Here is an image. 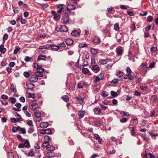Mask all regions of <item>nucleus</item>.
Segmentation results:
<instances>
[{"label":"nucleus","instance_id":"72a5a7b5","mask_svg":"<svg viewBox=\"0 0 158 158\" xmlns=\"http://www.w3.org/2000/svg\"><path fill=\"white\" fill-rule=\"evenodd\" d=\"M116 74H117V75L118 76V77H121L123 75V73L121 72L120 71H119V70H118L117 71V72L116 73Z\"/></svg>","mask_w":158,"mask_h":158},{"label":"nucleus","instance_id":"f8f14e48","mask_svg":"<svg viewBox=\"0 0 158 158\" xmlns=\"http://www.w3.org/2000/svg\"><path fill=\"white\" fill-rule=\"evenodd\" d=\"M71 35L73 36L77 37L80 35V33L78 31L75 30L72 31L71 33Z\"/></svg>","mask_w":158,"mask_h":158},{"label":"nucleus","instance_id":"aec40b11","mask_svg":"<svg viewBox=\"0 0 158 158\" xmlns=\"http://www.w3.org/2000/svg\"><path fill=\"white\" fill-rule=\"evenodd\" d=\"M93 69L94 71H95V72L97 73L99 70V68L98 65H95L93 66Z\"/></svg>","mask_w":158,"mask_h":158},{"label":"nucleus","instance_id":"4be33fe9","mask_svg":"<svg viewBox=\"0 0 158 158\" xmlns=\"http://www.w3.org/2000/svg\"><path fill=\"white\" fill-rule=\"evenodd\" d=\"M90 52L92 54L94 55H96L98 53L97 50L94 48H91Z\"/></svg>","mask_w":158,"mask_h":158},{"label":"nucleus","instance_id":"b1692460","mask_svg":"<svg viewBox=\"0 0 158 158\" xmlns=\"http://www.w3.org/2000/svg\"><path fill=\"white\" fill-rule=\"evenodd\" d=\"M114 29L117 31L119 30V24L118 23H116L114 25Z\"/></svg>","mask_w":158,"mask_h":158},{"label":"nucleus","instance_id":"2eb2a0df","mask_svg":"<svg viewBox=\"0 0 158 158\" xmlns=\"http://www.w3.org/2000/svg\"><path fill=\"white\" fill-rule=\"evenodd\" d=\"M50 45L48 44L45 45L44 46H41L39 47V49H48L50 48Z\"/></svg>","mask_w":158,"mask_h":158},{"label":"nucleus","instance_id":"a878e982","mask_svg":"<svg viewBox=\"0 0 158 158\" xmlns=\"http://www.w3.org/2000/svg\"><path fill=\"white\" fill-rule=\"evenodd\" d=\"M20 127L18 126L17 127H13L12 128V131L14 133H15L19 130Z\"/></svg>","mask_w":158,"mask_h":158},{"label":"nucleus","instance_id":"2f4dec72","mask_svg":"<svg viewBox=\"0 0 158 158\" xmlns=\"http://www.w3.org/2000/svg\"><path fill=\"white\" fill-rule=\"evenodd\" d=\"M61 98L65 102H68L69 100V98L66 95H64Z\"/></svg>","mask_w":158,"mask_h":158},{"label":"nucleus","instance_id":"69168bd1","mask_svg":"<svg viewBox=\"0 0 158 158\" xmlns=\"http://www.w3.org/2000/svg\"><path fill=\"white\" fill-rule=\"evenodd\" d=\"M80 46L81 47H85L87 46V45L84 43H82L80 44Z\"/></svg>","mask_w":158,"mask_h":158},{"label":"nucleus","instance_id":"7c9ffc66","mask_svg":"<svg viewBox=\"0 0 158 158\" xmlns=\"http://www.w3.org/2000/svg\"><path fill=\"white\" fill-rule=\"evenodd\" d=\"M62 12L64 14L66 15L67 16H68V15L70 13V10H68V9H65L63 10H62Z\"/></svg>","mask_w":158,"mask_h":158},{"label":"nucleus","instance_id":"49530a36","mask_svg":"<svg viewBox=\"0 0 158 158\" xmlns=\"http://www.w3.org/2000/svg\"><path fill=\"white\" fill-rule=\"evenodd\" d=\"M157 50L156 47H152L151 48V52H155Z\"/></svg>","mask_w":158,"mask_h":158},{"label":"nucleus","instance_id":"a19ab883","mask_svg":"<svg viewBox=\"0 0 158 158\" xmlns=\"http://www.w3.org/2000/svg\"><path fill=\"white\" fill-rule=\"evenodd\" d=\"M20 48L19 47L16 48L14 50L13 53L14 54H16L17 52L20 50Z\"/></svg>","mask_w":158,"mask_h":158},{"label":"nucleus","instance_id":"412c9836","mask_svg":"<svg viewBox=\"0 0 158 158\" xmlns=\"http://www.w3.org/2000/svg\"><path fill=\"white\" fill-rule=\"evenodd\" d=\"M50 48H51L52 49L57 51L58 50L59 48V47L58 46L56 45H50Z\"/></svg>","mask_w":158,"mask_h":158},{"label":"nucleus","instance_id":"338daca9","mask_svg":"<svg viewBox=\"0 0 158 158\" xmlns=\"http://www.w3.org/2000/svg\"><path fill=\"white\" fill-rule=\"evenodd\" d=\"M112 82L114 83L117 84L118 82V79H114L112 81Z\"/></svg>","mask_w":158,"mask_h":158},{"label":"nucleus","instance_id":"e2e57ef3","mask_svg":"<svg viewBox=\"0 0 158 158\" xmlns=\"http://www.w3.org/2000/svg\"><path fill=\"white\" fill-rule=\"evenodd\" d=\"M10 89L12 92H14L15 90V87L14 85L12 84L10 86Z\"/></svg>","mask_w":158,"mask_h":158},{"label":"nucleus","instance_id":"a18cd8bd","mask_svg":"<svg viewBox=\"0 0 158 158\" xmlns=\"http://www.w3.org/2000/svg\"><path fill=\"white\" fill-rule=\"evenodd\" d=\"M59 48L60 47L64 48L65 47L66 45L64 42H62L58 44Z\"/></svg>","mask_w":158,"mask_h":158},{"label":"nucleus","instance_id":"09e8293b","mask_svg":"<svg viewBox=\"0 0 158 158\" xmlns=\"http://www.w3.org/2000/svg\"><path fill=\"white\" fill-rule=\"evenodd\" d=\"M109 94L108 92H106V91H103L102 93V96L105 97L107 96Z\"/></svg>","mask_w":158,"mask_h":158},{"label":"nucleus","instance_id":"f3484780","mask_svg":"<svg viewBox=\"0 0 158 158\" xmlns=\"http://www.w3.org/2000/svg\"><path fill=\"white\" fill-rule=\"evenodd\" d=\"M10 118V120L13 123H15L17 122H18L20 121V118Z\"/></svg>","mask_w":158,"mask_h":158},{"label":"nucleus","instance_id":"c756f323","mask_svg":"<svg viewBox=\"0 0 158 158\" xmlns=\"http://www.w3.org/2000/svg\"><path fill=\"white\" fill-rule=\"evenodd\" d=\"M107 11L108 12L109 14H112V11H114V8L111 6L110 8H107Z\"/></svg>","mask_w":158,"mask_h":158},{"label":"nucleus","instance_id":"f03ea898","mask_svg":"<svg viewBox=\"0 0 158 158\" xmlns=\"http://www.w3.org/2000/svg\"><path fill=\"white\" fill-rule=\"evenodd\" d=\"M30 108L33 110H35L39 106L38 104L35 101H32L30 103Z\"/></svg>","mask_w":158,"mask_h":158},{"label":"nucleus","instance_id":"7ed1b4c3","mask_svg":"<svg viewBox=\"0 0 158 158\" xmlns=\"http://www.w3.org/2000/svg\"><path fill=\"white\" fill-rule=\"evenodd\" d=\"M129 128L131 135L132 136H134L136 134V132H135V127L133 126V125H130L129 126Z\"/></svg>","mask_w":158,"mask_h":158},{"label":"nucleus","instance_id":"5fc2aeb1","mask_svg":"<svg viewBox=\"0 0 158 158\" xmlns=\"http://www.w3.org/2000/svg\"><path fill=\"white\" fill-rule=\"evenodd\" d=\"M44 69L43 68H38L37 69L36 72H38L42 73L44 71Z\"/></svg>","mask_w":158,"mask_h":158},{"label":"nucleus","instance_id":"f257e3e1","mask_svg":"<svg viewBox=\"0 0 158 158\" xmlns=\"http://www.w3.org/2000/svg\"><path fill=\"white\" fill-rule=\"evenodd\" d=\"M44 139L46 140H47L48 141H44L43 143V146L44 147H46L49 145V141L51 140V139L48 136H45L44 137Z\"/></svg>","mask_w":158,"mask_h":158},{"label":"nucleus","instance_id":"052dcab7","mask_svg":"<svg viewBox=\"0 0 158 158\" xmlns=\"http://www.w3.org/2000/svg\"><path fill=\"white\" fill-rule=\"evenodd\" d=\"M155 64V63L154 62H152V63H151L149 65V68H153Z\"/></svg>","mask_w":158,"mask_h":158},{"label":"nucleus","instance_id":"bb28decb","mask_svg":"<svg viewBox=\"0 0 158 158\" xmlns=\"http://www.w3.org/2000/svg\"><path fill=\"white\" fill-rule=\"evenodd\" d=\"M46 59V57L42 55H39L38 57V60H45Z\"/></svg>","mask_w":158,"mask_h":158},{"label":"nucleus","instance_id":"423d86ee","mask_svg":"<svg viewBox=\"0 0 158 158\" xmlns=\"http://www.w3.org/2000/svg\"><path fill=\"white\" fill-rule=\"evenodd\" d=\"M76 8L75 5L68 4L67 6V8L69 10H75Z\"/></svg>","mask_w":158,"mask_h":158},{"label":"nucleus","instance_id":"1a4fd4ad","mask_svg":"<svg viewBox=\"0 0 158 158\" xmlns=\"http://www.w3.org/2000/svg\"><path fill=\"white\" fill-rule=\"evenodd\" d=\"M48 124L47 122H43L40 124V127L42 128H45L48 126Z\"/></svg>","mask_w":158,"mask_h":158},{"label":"nucleus","instance_id":"a211bd4d","mask_svg":"<svg viewBox=\"0 0 158 158\" xmlns=\"http://www.w3.org/2000/svg\"><path fill=\"white\" fill-rule=\"evenodd\" d=\"M119 93V92L118 90L116 92L114 91H111V94L113 96V98H114L117 96Z\"/></svg>","mask_w":158,"mask_h":158},{"label":"nucleus","instance_id":"20e7f679","mask_svg":"<svg viewBox=\"0 0 158 158\" xmlns=\"http://www.w3.org/2000/svg\"><path fill=\"white\" fill-rule=\"evenodd\" d=\"M29 80L33 82H36L38 80V78L36 75H31L29 77Z\"/></svg>","mask_w":158,"mask_h":158},{"label":"nucleus","instance_id":"6e6d98bb","mask_svg":"<svg viewBox=\"0 0 158 158\" xmlns=\"http://www.w3.org/2000/svg\"><path fill=\"white\" fill-rule=\"evenodd\" d=\"M23 75L25 77H27L30 76V73L27 72H25L23 73Z\"/></svg>","mask_w":158,"mask_h":158},{"label":"nucleus","instance_id":"4468645a","mask_svg":"<svg viewBox=\"0 0 158 158\" xmlns=\"http://www.w3.org/2000/svg\"><path fill=\"white\" fill-rule=\"evenodd\" d=\"M63 22L65 23H67L69 21V18L68 16L65 15L63 17Z\"/></svg>","mask_w":158,"mask_h":158},{"label":"nucleus","instance_id":"13d9d810","mask_svg":"<svg viewBox=\"0 0 158 158\" xmlns=\"http://www.w3.org/2000/svg\"><path fill=\"white\" fill-rule=\"evenodd\" d=\"M127 76L128 77V78L130 80H132L134 79V78L133 77V76L130 74L127 75Z\"/></svg>","mask_w":158,"mask_h":158},{"label":"nucleus","instance_id":"0e129e2a","mask_svg":"<svg viewBox=\"0 0 158 158\" xmlns=\"http://www.w3.org/2000/svg\"><path fill=\"white\" fill-rule=\"evenodd\" d=\"M40 134H46L45 133V129H41L40 130Z\"/></svg>","mask_w":158,"mask_h":158},{"label":"nucleus","instance_id":"58836bf2","mask_svg":"<svg viewBox=\"0 0 158 158\" xmlns=\"http://www.w3.org/2000/svg\"><path fill=\"white\" fill-rule=\"evenodd\" d=\"M24 147L29 148L30 146L29 143L28 141H26L23 143Z\"/></svg>","mask_w":158,"mask_h":158},{"label":"nucleus","instance_id":"6e6552de","mask_svg":"<svg viewBox=\"0 0 158 158\" xmlns=\"http://www.w3.org/2000/svg\"><path fill=\"white\" fill-rule=\"evenodd\" d=\"M64 6L63 4H60L57 6V8L59 9L57 11V12L59 13L62 12V10L64 9L63 6Z\"/></svg>","mask_w":158,"mask_h":158},{"label":"nucleus","instance_id":"c9c22d12","mask_svg":"<svg viewBox=\"0 0 158 158\" xmlns=\"http://www.w3.org/2000/svg\"><path fill=\"white\" fill-rule=\"evenodd\" d=\"M34 114L35 117L39 118L41 116V114L40 112H35Z\"/></svg>","mask_w":158,"mask_h":158},{"label":"nucleus","instance_id":"39448f33","mask_svg":"<svg viewBox=\"0 0 158 158\" xmlns=\"http://www.w3.org/2000/svg\"><path fill=\"white\" fill-rule=\"evenodd\" d=\"M123 48L120 47L117 48L116 50V52L118 56L121 55L123 53Z\"/></svg>","mask_w":158,"mask_h":158},{"label":"nucleus","instance_id":"c03bdc74","mask_svg":"<svg viewBox=\"0 0 158 158\" xmlns=\"http://www.w3.org/2000/svg\"><path fill=\"white\" fill-rule=\"evenodd\" d=\"M60 18V15H56L54 16L53 17L54 19L55 20H58Z\"/></svg>","mask_w":158,"mask_h":158},{"label":"nucleus","instance_id":"9d476101","mask_svg":"<svg viewBox=\"0 0 158 158\" xmlns=\"http://www.w3.org/2000/svg\"><path fill=\"white\" fill-rule=\"evenodd\" d=\"M6 49L4 48L3 45L1 44L0 45V51L1 53L4 54L6 52Z\"/></svg>","mask_w":158,"mask_h":158},{"label":"nucleus","instance_id":"9b49d317","mask_svg":"<svg viewBox=\"0 0 158 158\" xmlns=\"http://www.w3.org/2000/svg\"><path fill=\"white\" fill-rule=\"evenodd\" d=\"M65 42L68 45H70L73 43V40L70 39H67L65 40Z\"/></svg>","mask_w":158,"mask_h":158},{"label":"nucleus","instance_id":"8fccbe9b","mask_svg":"<svg viewBox=\"0 0 158 158\" xmlns=\"http://www.w3.org/2000/svg\"><path fill=\"white\" fill-rule=\"evenodd\" d=\"M153 17L151 16H148L147 17V21L148 22H152L153 20Z\"/></svg>","mask_w":158,"mask_h":158},{"label":"nucleus","instance_id":"ea45409f","mask_svg":"<svg viewBox=\"0 0 158 158\" xmlns=\"http://www.w3.org/2000/svg\"><path fill=\"white\" fill-rule=\"evenodd\" d=\"M40 5L44 8H47L49 6V5L46 3L40 4Z\"/></svg>","mask_w":158,"mask_h":158},{"label":"nucleus","instance_id":"4c0bfd02","mask_svg":"<svg viewBox=\"0 0 158 158\" xmlns=\"http://www.w3.org/2000/svg\"><path fill=\"white\" fill-rule=\"evenodd\" d=\"M47 149L48 151H51L55 149V147L54 146H52L49 147L47 148Z\"/></svg>","mask_w":158,"mask_h":158},{"label":"nucleus","instance_id":"393cba45","mask_svg":"<svg viewBox=\"0 0 158 158\" xmlns=\"http://www.w3.org/2000/svg\"><path fill=\"white\" fill-rule=\"evenodd\" d=\"M19 133H23V134H25L26 133V129L24 128H22L20 127V128H19Z\"/></svg>","mask_w":158,"mask_h":158},{"label":"nucleus","instance_id":"5701e85b","mask_svg":"<svg viewBox=\"0 0 158 158\" xmlns=\"http://www.w3.org/2000/svg\"><path fill=\"white\" fill-rule=\"evenodd\" d=\"M100 39L98 37H95L93 40V42L95 43H98L100 42Z\"/></svg>","mask_w":158,"mask_h":158},{"label":"nucleus","instance_id":"3c124183","mask_svg":"<svg viewBox=\"0 0 158 158\" xmlns=\"http://www.w3.org/2000/svg\"><path fill=\"white\" fill-rule=\"evenodd\" d=\"M27 124L30 127H31L33 126V125L32 123V121L31 120H29L27 122Z\"/></svg>","mask_w":158,"mask_h":158},{"label":"nucleus","instance_id":"bf43d9fd","mask_svg":"<svg viewBox=\"0 0 158 158\" xmlns=\"http://www.w3.org/2000/svg\"><path fill=\"white\" fill-rule=\"evenodd\" d=\"M8 37V36L7 34H5L3 36V39L4 40H7Z\"/></svg>","mask_w":158,"mask_h":158},{"label":"nucleus","instance_id":"4d7b16f0","mask_svg":"<svg viewBox=\"0 0 158 158\" xmlns=\"http://www.w3.org/2000/svg\"><path fill=\"white\" fill-rule=\"evenodd\" d=\"M126 71H127V73H129V74H130L131 72V69L128 67H127V68H126Z\"/></svg>","mask_w":158,"mask_h":158},{"label":"nucleus","instance_id":"f704fd0d","mask_svg":"<svg viewBox=\"0 0 158 158\" xmlns=\"http://www.w3.org/2000/svg\"><path fill=\"white\" fill-rule=\"evenodd\" d=\"M9 100L13 104L15 103L16 102V99L14 98L10 97L9 98Z\"/></svg>","mask_w":158,"mask_h":158},{"label":"nucleus","instance_id":"37998d69","mask_svg":"<svg viewBox=\"0 0 158 158\" xmlns=\"http://www.w3.org/2000/svg\"><path fill=\"white\" fill-rule=\"evenodd\" d=\"M35 74L36 76H37L39 77H43V75L41 73H40L38 72H36L35 73Z\"/></svg>","mask_w":158,"mask_h":158},{"label":"nucleus","instance_id":"cd10ccee","mask_svg":"<svg viewBox=\"0 0 158 158\" xmlns=\"http://www.w3.org/2000/svg\"><path fill=\"white\" fill-rule=\"evenodd\" d=\"M94 82H97L100 80H102L101 79H100V78L98 76H95L94 77Z\"/></svg>","mask_w":158,"mask_h":158},{"label":"nucleus","instance_id":"6ab92c4d","mask_svg":"<svg viewBox=\"0 0 158 158\" xmlns=\"http://www.w3.org/2000/svg\"><path fill=\"white\" fill-rule=\"evenodd\" d=\"M68 27L65 25L61 27V31L66 32L68 30Z\"/></svg>","mask_w":158,"mask_h":158},{"label":"nucleus","instance_id":"680f3d73","mask_svg":"<svg viewBox=\"0 0 158 158\" xmlns=\"http://www.w3.org/2000/svg\"><path fill=\"white\" fill-rule=\"evenodd\" d=\"M8 97L4 94H3L1 98L3 99H7L8 98Z\"/></svg>","mask_w":158,"mask_h":158},{"label":"nucleus","instance_id":"e433bc0d","mask_svg":"<svg viewBox=\"0 0 158 158\" xmlns=\"http://www.w3.org/2000/svg\"><path fill=\"white\" fill-rule=\"evenodd\" d=\"M82 72L84 74H86L88 73L89 72V69L86 68H83L82 69Z\"/></svg>","mask_w":158,"mask_h":158},{"label":"nucleus","instance_id":"864d4df0","mask_svg":"<svg viewBox=\"0 0 158 158\" xmlns=\"http://www.w3.org/2000/svg\"><path fill=\"white\" fill-rule=\"evenodd\" d=\"M128 6L124 5H121L120 6V8L122 9L126 10L127 9Z\"/></svg>","mask_w":158,"mask_h":158},{"label":"nucleus","instance_id":"0eeeda50","mask_svg":"<svg viewBox=\"0 0 158 158\" xmlns=\"http://www.w3.org/2000/svg\"><path fill=\"white\" fill-rule=\"evenodd\" d=\"M26 86L28 89L33 90L34 87V85L33 84L28 82L26 83Z\"/></svg>","mask_w":158,"mask_h":158},{"label":"nucleus","instance_id":"603ef678","mask_svg":"<svg viewBox=\"0 0 158 158\" xmlns=\"http://www.w3.org/2000/svg\"><path fill=\"white\" fill-rule=\"evenodd\" d=\"M141 66H142L144 69L147 71L148 68L144 63H142L141 64Z\"/></svg>","mask_w":158,"mask_h":158},{"label":"nucleus","instance_id":"dca6fc26","mask_svg":"<svg viewBox=\"0 0 158 158\" xmlns=\"http://www.w3.org/2000/svg\"><path fill=\"white\" fill-rule=\"evenodd\" d=\"M85 114V112L84 111L80 110L78 111V115L80 118H82Z\"/></svg>","mask_w":158,"mask_h":158},{"label":"nucleus","instance_id":"473e14b6","mask_svg":"<svg viewBox=\"0 0 158 158\" xmlns=\"http://www.w3.org/2000/svg\"><path fill=\"white\" fill-rule=\"evenodd\" d=\"M107 60H102L99 61V63L100 64H105L107 63Z\"/></svg>","mask_w":158,"mask_h":158},{"label":"nucleus","instance_id":"ddd939ff","mask_svg":"<svg viewBox=\"0 0 158 158\" xmlns=\"http://www.w3.org/2000/svg\"><path fill=\"white\" fill-rule=\"evenodd\" d=\"M94 111L96 114H99L101 112V110L99 108H96L94 109Z\"/></svg>","mask_w":158,"mask_h":158},{"label":"nucleus","instance_id":"de8ad7c7","mask_svg":"<svg viewBox=\"0 0 158 158\" xmlns=\"http://www.w3.org/2000/svg\"><path fill=\"white\" fill-rule=\"evenodd\" d=\"M46 134H50L52 133L51 130L49 128L45 129Z\"/></svg>","mask_w":158,"mask_h":158},{"label":"nucleus","instance_id":"c85d7f7f","mask_svg":"<svg viewBox=\"0 0 158 158\" xmlns=\"http://www.w3.org/2000/svg\"><path fill=\"white\" fill-rule=\"evenodd\" d=\"M120 114L122 116H130V114H128L127 112H126L124 111H121L120 112Z\"/></svg>","mask_w":158,"mask_h":158},{"label":"nucleus","instance_id":"79ce46f5","mask_svg":"<svg viewBox=\"0 0 158 158\" xmlns=\"http://www.w3.org/2000/svg\"><path fill=\"white\" fill-rule=\"evenodd\" d=\"M127 118H122V119H120V122L122 123L126 122L127 121Z\"/></svg>","mask_w":158,"mask_h":158},{"label":"nucleus","instance_id":"774afa93","mask_svg":"<svg viewBox=\"0 0 158 158\" xmlns=\"http://www.w3.org/2000/svg\"><path fill=\"white\" fill-rule=\"evenodd\" d=\"M8 158H14V155L10 152H9L8 154Z\"/></svg>","mask_w":158,"mask_h":158}]
</instances>
